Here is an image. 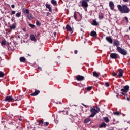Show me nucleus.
I'll return each instance as SVG.
<instances>
[{"label": "nucleus", "mask_w": 130, "mask_h": 130, "mask_svg": "<svg viewBox=\"0 0 130 130\" xmlns=\"http://www.w3.org/2000/svg\"><path fill=\"white\" fill-rule=\"evenodd\" d=\"M110 57L112 59H116V58H120V56L117 53H112L110 54Z\"/></svg>", "instance_id": "nucleus-5"}, {"label": "nucleus", "mask_w": 130, "mask_h": 130, "mask_svg": "<svg viewBox=\"0 0 130 130\" xmlns=\"http://www.w3.org/2000/svg\"><path fill=\"white\" fill-rule=\"evenodd\" d=\"M48 124H49V123H48V122H45V125H46V126H47L48 125Z\"/></svg>", "instance_id": "nucleus-44"}, {"label": "nucleus", "mask_w": 130, "mask_h": 130, "mask_svg": "<svg viewBox=\"0 0 130 130\" xmlns=\"http://www.w3.org/2000/svg\"><path fill=\"white\" fill-rule=\"evenodd\" d=\"M105 85L106 87H108L109 86V84H108V83H107V82H106L105 83Z\"/></svg>", "instance_id": "nucleus-41"}, {"label": "nucleus", "mask_w": 130, "mask_h": 130, "mask_svg": "<svg viewBox=\"0 0 130 130\" xmlns=\"http://www.w3.org/2000/svg\"><path fill=\"white\" fill-rule=\"evenodd\" d=\"M128 64H129V66H130V63H129Z\"/></svg>", "instance_id": "nucleus-62"}, {"label": "nucleus", "mask_w": 130, "mask_h": 130, "mask_svg": "<svg viewBox=\"0 0 130 130\" xmlns=\"http://www.w3.org/2000/svg\"><path fill=\"white\" fill-rule=\"evenodd\" d=\"M29 27H30V28H35V25L34 24L29 23Z\"/></svg>", "instance_id": "nucleus-29"}, {"label": "nucleus", "mask_w": 130, "mask_h": 130, "mask_svg": "<svg viewBox=\"0 0 130 130\" xmlns=\"http://www.w3.org/2000/svg\"><path fill=\"white\" fill-rule=\"evenodd\" d=\"M12 100H14V99L11 96H6L5 98V101L10 102V101H12Z\"/></svg>", "instance_id": "nucleus-9"}, {"label": "nucleus", "mask_w": 130, "mask_h": 130, "mask_svg": "<svg viewBox=\"0 0 130 130\" xmlns=\"http://www.w3.org/2000/svg\"><path fill=\"white\" fill-rule=\"evenodd\" d=\"M63 113H64V114H68L69 112H68V111H63Z\"/></svg>", "instance_id": "nucleus-39"}, {"label": "nucleus", "mask_w": 130, "mask_h": 130, "mask_svg": "<svg viewBox=\"0 0 130 130\" xmlns=\"http://www.w3.org/2000/svg\"><path fill=\"white\" fill-rule=\"evenodd\" d=\"M82 105H83V106H84L85 107H86V108H88V105H85L84 104H82Z\"/></svg>", "instance_id": "nucleus-42"}, {"label": "nucleus", "mask_w": 130, "mask_h": 130, "mask_svg": "<svg viewBox=\"0 0 130 130\" xmlns=\"http://www.w3.org/2000/svg\"><path fill=\"white\" fill-rule=\"evenodd\" d=\"M16 17H17V18L21 17V14L20 13V12H18L16 14Z\"/></svg>", "instance_id": "nucleus-30"}, {"label": "nucleus", "mask_w": 130, "mask_h": 130, "mask_svg": "<svg viewBox=\"0 0 130 130\" xmlns=\"http://www.w3.org/2000/svg\"><path fill=\"white\" fill-rule=\"evenodd\" d=\"M51 3L52 5H54V6H57V2H56L55 0H51Z\"/></svg>", "instance_id": "nucleus-19"}, {"label": "nucleus", "mask_w": 130, "mask_h": 130, "mask_svg": "<svg viewBox=\"0 0 130 130\" xmlns=\"http://www.w3.org/2000/svg\"><path fill=\"white\" fill-rule=\"evenodd\" d=\"M129 0H123V1L124 2V3H127L128 2Z\"/></svg>", "instance_id": "nucleus-46"}, {"label": "nucleus", "mask_w": 130, "mask_h": 130, "mask_svg": "<svg viewBox=\"0 0 130 130\" xmlns=\"http://www.w3.org/2000/svg\"><path fill=\"white\" fill-rule=\"evenodd\" d=\"M46 8L47 9H48L49 12H52V9L51 8V7H50V5L49 4H46Z\"/></svg>", "instance_id": "nucleus-15"}, {"label": "nucleus", "mask_w": 130, "mask_h": 130, "mask_svg": "<svg viewBox=\"0 0 130 130\" xmlns=\"http://www.w3.org/2000/svg\"><path fill=\"white\" fill-rule=\"evenodd\" d=\"M118 96H119V94L118 93V94H117V95H116V97L118 98Z\"/></svg>", "instance_id": "nucleus-54"}, {"label": "nucleus", "mask_w": 130, "mask_h": 130, "mask_svg": "<svg viewBox=\"0 0 130 130\" xmlns=\"http://www.w3.org/2000/svg\"><path fill=\"white\" fill-rule=\"evenodd\" d=\"M38 69H39V70H40L41 71V67H38Z\"/></svg>", "instance_id": "nucleus-52"}, {"label": "nucleus", "mask_w": 130, "mask_h": 130, "mask_svg": "<svg viewBox=\"0 0 130 130\" xmlns=\"http://www.w3.org/2000/svg\"><path fill=\"white\" fill-rule=\"evenodd\" d=\"M99 18L100 19V20H102V18H103V14L102 13H100L99 15Z\"/></svg>", "instance_id": "nucleus-25"}, {"label": "nucleus", "mask_w": 130, "mask_h": 130, "mask_svg": "<svg viewBox=\"0 0 130 130\" xmlns=\"http://www.w3.org/2000/svg\"><path fill=\"white\" fill-rule=\"evenodd\" d=\"M27 18H28V19H29V20H33V17H32V16L31 15H28L27 16Z\"/></svg>", "instance_id": "nucleus-27"}, {"label": "nucleus", "mask_w": 130, "mask_h": 130, "mask_svg": "<svg viewBox=\"0 0 130 130\" xmlns=\"http://www.w3.org/2000/svg\"><path fill=\"white\" fill-rule=\"evenodd\" d=\"M11 7L12 8V9H14V8H15V5L12 4V5H11Z\"/></svg>", "instance_id": "nucleus-45"}, {"label": "nucleus", "mask_w": 130, "mask_h": 130, "mask_svg": "<svg viewBox=\"0 0 130 130\" xmlns=\"http://www.w3.org/2000/svg\"><path fill=\"white\" fill-rule=\"evenodd\" d=\"M4 77V72L0 71V78Z\"/></svg>", "instance_id": "nucleus-31"}, {"label": "nucleus", "mask_w": 130, "mask_h": 130, "mask_svg": "<svg viewBox=\"0 0 130 130\" xmlns=\"http://www.w3.org/2000/svg\"><path fill=\"white\" fill-rule=\"evenodd\" d=\"M90 120L89 118H87L84 120V122H85V123H88V122H89V121H90Z\"/></svg>", "instance_id": "nucleus-28"}, {"label": "nucleus", "mask_w": 130, "mask_h": 130, "mask_svg": "<svg viewBox=\"0 0 130 130\" xmlns=\"http://www.w3.org/2000/svg\"><path fill=\"white\" fill-rule=\"evenodd\" d=\"M124 18L126 20V22H128V18H127V17H125Z\"/></svg>", "instance_id": "nucleus-43"}, {"label": "nucleus", "mask_w": 130, "mask_h": 130, "mask_svg": "<svg viewBox=\"0 0 130 130\" xmlns=\"http://www.w3.org/2000/svg\"><path fill=\"white\" fill-rule=\"evenodd\" d=\"M15 101H19V98H18L17 99L15 100Z\"/></svg>", "instance_id": "nucleus-53"}, {"label": "nucleus", "mask_w": 130, "mask_h": 130, "mask_svg": "<svg viewBox=\"0 0 130 130\" xmlns=\"http://www.w3.org/2000/svg\"><path fill=\"white\" fill-rule=\"evenodd\" d=\"M126 100H127V101H130V99L129 98L126 96Z\"/></svg>", "instance_id": "nucleus-49"}, {"label": "nucleus", "mask_w": 130, "mask_h": 130, "mask_svg": "<svg viewBox=\"0 0 130 130\" xmlns=\"http://www.w3.org/2000/svg\"><path fill=\"white\" fill-rule=\"evenodd\" d=\"M25 14H29V9H26L24 11Z\"/></svg>", "instance_id": "nucleus-35"}, {"label": "nucleus", "mask_w": 130, "mask_h": 130, "mask_svg": "<svg viewBox=\"0 0 130 130\" xmlns=\"http://www.w3.org/2000/svg\"><path fill=\"white\" fill-rule=\"evenodd\" d=\"M66 29L67 30V31H69V32H72V31H73V30L72 29V27H71L69 25H67L66 26Z\"/></svg>", "instance_id": "nucleus-17"}, {"label": "nucleus", "mask_w": 130, "mask_h": 130, "mask_svg": "<svg viewBox=\"0 0 130 130\" xmlns=\"http://www.w3.org/2000/svg\"><path fill=\"white\" fill-rule=\"evenodd\" d=\"M117 75V74L115 72H113L112 73V76L113 77H115V76H116Z\"/></svg>", "instance_id": "nucleus-36"}, {"label": "nucleus", "mask_w": 130, "mask_h": 130, "mask_svg": "<svg viewBox=\"0 0 130 130\" xmlns=\"http://www.w3.org/2000/svg\"><path fill=\"white\" fill-rule=\"evenodd\" d=\"M36 25L37 26H40V25H41V24H40V23L39 22V21L38 20H37L36 21Z\"/></svg>", "instance_id": "nucleus-34"}, {"label": "nucleus", "mask_w": 130, "mask_h": 130, "mask_svg": "<svg viewBox=\"0 0 130 130\" xmlns=\"http://www.w3.org/2000/svg\"><path fill=\"white\" fill-rule=\"evenodd\" d=\"M38 122H39V125H40V124H43V119L41 120H40V121H39Z\"/></svg>", "instance_id": "nucleus-33"}, {"label": "nucleus", "mask_w": 130, "mask_h": 130, "mask_svg": "<svg viewBox=\"0 0 130 130\" xmlns=\"http://www.w3.org/2000/svg\"><path fill=\"white\" fill-rule=\"evenodd\" d=\"M122 95H125L123 92H121Z\"/></svg>", "instance_id": "nucleus-55"}, {"label": "nucleus", "mask_w": 130, "mask_h": 130, "mask_svg": "<svg viewBox=\"0 0 130 130\" xmlns=\"http://www.w3.org/2000/svg\"><path fill=\"white\" fill-rule=\"evenodd\" d=\"M116 50L122 55H126L127 54V51L124 49L121 48L120 47H117Z\"/></svg>", "instance_id": "nucleus-3"}, {"label": "nucleus", "mask_w": 130, "mask_h": 130, "mask_svg": "<svg viewBox=\"0 0 130 130\" xmlns=\"http://www.w3.org/2000/svg\"><path fill=\"white\" fill-rule=\"evenodd\" d=\"M30 39L32 41H36V38H35V36L34 35H31L30 36Z\"/></svg>", "instance_id": "nucleus-18"}, {"label": "nucleus", "mask_w": 130, "mask_h": 130, "mask_svg": "<svg viewBox=\"0 0 130 130\" xmlns=\"http://www.w3.org/2000/svg\"><path fill=\"white\" fill-rule=\"evenodd\" d=\"M23 31H24V32H26L27 30H26V28H23Z\"/></svg>", "instance_id": "nucleus-47"}, {"label": "nucleus", "mask_w": 130, "mask_h": 130, "mask_svg": "<svg viewBox=\"0 0 130 130\" xmlns=\"http://www.w3.org/2000/svg\"><path fill=\"white\" fill-rule=\"evenodd\" d=\"M40 93L39 90L35 91L34 93L31 94V96H37Z\"/></svg>", "instance_id": "nucleus-16"}, {"label": "nucleus", "mask_w": 130, "mask_h": 130, "mask_svg": "<svg viewBox=\"0 0 130 130\" xmlns=\"http://www.w3.org/2000/svg\"><path fill=\"white\" fill-rule=\"evenodd\" d=\"M84 79V76H81V75H78L76 77V80L77 81H83Z\"/></svg>", "instance_id": "nucleus-10"}, {"label": "nucleus", "mask_w": 130, "mask_h": 130, "mask_svg": "<svg viewBox=\"0 0 130 130\" xmlns=\"http://www.w3.org/2000/svg\"><path fill=\"white\" fill-rule=\"evenodd\" d=\"M54 36H56V32H55L54 33Z\"/></svg>", "instance_id": "nucleus-51"}, {"label": "nucleus", "mask_w": 130, "mask_h": 130, "mask_svg": "<svg viewBox=\"0 0 130 130\" xmlns=\"http://www.w3.org/2000/svg\"><path fill=\"white\" fill-rule=\"evenodd\" d=\"M113 44L115 46H116L117 47H119V46L120 45V44L119 43V41L118 40H115L114 41Z\"/></svg>", "instance_id": "nucleus-11"}, {"label": "nucleus", "mask_w": 130, "mask_h": 130, "mask_svg": "<svg viewBox=\"0 0 130 130\" xmlns=\"http://www.w3.org/2000/svg\"><path fill=\"white\" fill-rule=\"evenodd\" d=\"M106 126H107V124H106L105 123L103 122L102 124H101L99 125V127L100 128H103V127L105 128L106 127Z\"/></svg>", "instance_id": "nucleus-13"}, {"label": "nucleus", "mask_w": 130, "mask_h": 130, "mask_svg": "<svg viewBox=\"0 0 130 130\" xmlns=\"http://www.w3.org/2000/svg\"><path fill=\"white\" fill-rule=\"evenodd\" d=\"M93 77H95L96 78H98V77H99L98 73H97L96 71L93 72Z\"/></svg>", "instance_id": "nucleus-22"}, {"label": "nucleus", "mask_w": 130, "mask_h": 130, "mask_svg": "<svg viewBox=\"0 0 130 130\" xmlns=\"http://www.w3.org/2000/svg\"><path fill=\"white\" fill-rule=\"evenodd\" d=\"M109 6L111 9V10H114V4L112 1H110Z\"/></svg>", "instance_id": "nucleus-8"}, {"label": "nucleus", "mask_w": 130, "mask_h": 130, "mask_svg": "<svg viewBox=\"0 0 130 130\" xmlns=\"http://www.w3.org/2000/svg\"><path fill=\"white\" fill-rule=\"evenodd\" d=\"M56 104H58V103H56Z\"/></svg>", "instance_id": "nucleus-61"}, {"label": "nucleus", "mask_w": 130, "mask_h": 130, "mask_svg": "<svg viewBox=\"0 0 130 130\" xmlns=\"http://www.w3.org/2000/svg\"><path fill=\"white\" fill-rule=\"evenodd\" d=\"M129 90V86L126 85L124 87V88L121 89V92H123V93H127Z\"/></svg>", "instance_id": "nucleus-6"}, {"label": "nucleus", "mask_w": 130, "mask_h": 130, "mask_svg": "<svg viewBox=\"0 0 130 130\" xmlns=\"http://www.w3.org/2000/svg\"><path fill=\"white\" fill-rule=\"evenodd\" d=\"M59 104H61V102H60V103H59Z\"/></svg>", "instance_id": "nucleus-60"}, {"label": "nucleus", "mask_w": 130, "mask_h": 130, "mask_svg": "<svg viewBox=\"0 0 130 130\" xmlns=\"http://www.w3.org/2000/svg\"><path fill=\"white\" fill-rule=\"evenodd\" d=\"M15 13H16L15 11H11V15H15Z\"/></svg>", "instance_id": "nucleus-38"}, {"label": "nucleus", "mask_w": 130, "mask_h": 130, "mask_svg": "<svg viewBox=\"0 0 130 130\" xmlns=\"http://www.w3.org/2000/svg\"><path fill=\"white\" fill-rule=\"evenodd\" d=\"M129 31H130V26L129 27Z\"/></svg>", "instance_id": "nucleus-59"}, {"label": "nucleus", "mask_w": 130, "mask_h": 130, "mask_svg": "<svg viewBox=\"0 0 130 130\" xmlns=\"http://www.w3.org/2000/svg\"><path fill=\"white\" fill-rule=\"evenodd\" d=\"M1 45H6V40H3L2 41Z\"/></svg>", "instance_id": "nucleus-26"}, {"label": "nucleus", "mask_w": 130, "mask_h": 130, "mask_svg": "<svg viewBox=\"0 0 130 130\" xmlns=\"http://www.w3.org/2000/svg\"><path fill=\"white\" fill-rule=\"evenodd\" d=\"M103 119L105 122H106V123H108L109 122V119H108V117H105L103 118Z\"/></svg>", "instance_id": "nucleus-21"}, {"label": "nucleus", "mask_w": 130, "mask_h": 130, "mask_svg": "<svg viewBox=\"0 0 130 130\" xmlns=\"http://www.w3.org/2000/svg\"><path fill=\"white\" fill-rule=\"evenodd\" d=\"M106 40H107V41H108L109 42V43L112 44L113 42L112 39H111V38H110V37H106Z\"/></svg>", "instance_id": "nucleus-12"}, {"label": "nucleus", "mask_w": 130, "mask_h": 130, "mask_svg": "<svg viewBox=\"0 0 130 130\" xmlns=\"http://www.w3.org/2000/svg\"><path fill=\"white\" fill-rule=\"evenodd\" d=\"M11 21H13V19H11Z\"/></svg>", "instance_id": "nucleus-58"}, {"label": "nucleus", "mask_w": 130, "mask_h": 130, "mask_svg": "<svg viewBox=\"0 0 130 130\" xmlns=\"http://www.w3.org/2000/svg\"><path fill=\"white\" fill-rule=\"evenodd\" d=\"M92 25L93 26H98V22L97 21H96V20H94L92 21Z\"/></svg>", "instance_id": "nucleus-23"}, {"label": "nucleus", "mask_w": 130, "mask_h": 130, "mask_svg": "<svg viewBox=\"0 0 130 130\" xmlns=\"http://www.w3.org/2000/svg\"><path fill=\"white\" fill-rule=\"evenodd\" d=\"M10 29H14L16 28V25L15 24H12V25L10 26Z\"/></svg>", "instance_id": "nucleus-24"}, {"label": "nucleus", "mask_w": 130, "mask_h": 130, "mask_svg": "<svg viewBox=\"0 0 130 130\" xmlns=\"http://www.w3.org/2000/svg\"><path fill=\"white\" fill-rule=\"evenodd\" d=\"M89 0H81L80 1V4H81V7L83 8H88V3H89Z\"/></svg>", "instance_id": "nucleus-4"}, {"label": "nucleus", "mask_w": 130, "mask_h": 130, "mask_svg": "<svg viewBox=\"0 0 130 130\" xmlns=\"http://www.w3.org/2000/svg\"><path fill=\"white\" fill-rule=\"evenodd\" d=\"M74 53H75V54H77V53H78V51L77 50H75L74 51Z\"/></svg>", "instance_id": "nucleus-48"}, {"label": "nucleus", "mask_w": 130, "mask_h": 130, "mask_svg": "<svg viewBox=\"0 0 130 130\" xmlns=\"http://www.w3.org/2000/svg\"><path fill=\"white\" fill-rule=\"evenodd\" d=\"M118 72L119 74L118 75V77H119V78H121V77L123 76V70H122V69H119Z\"/></svg>", "instance_id": "nucleus-7"}, {"label": "nucleus", "mask_w": 130, "mask_h": 130, "mask_svg": "<svg viewBox=\"0 0 130 130\" xmlns=\"http://www.w3.org/2000/svg\"><path fill=\"white\" fill-rule=\"evenodd\" d=\"M19 120L21 121L22 120V119H19Z\"/></svg>", "instance_id": "nucleus-56"}, {"label": "nucleus", "mask_w": 130, "mask_h": 130, "mask_svg": "<svg viewBox=\"0 0 130 130\" xmlns=\"http://www.w3.org/2000/svg\"><path fill=\"white\" fill-rule=\"evenodd\" d=\"M28 56H31V55H30V54H28Z\"/></svg>", "instance_id": "nucleus-57"}, {"label": "nucleus", "mask_w": 130, "mask_h": 130, "mask_svg": "<svg viewBox=\"0 0 130 130\" xmlns=\"http://www.w3.org/2000/svg\"><path fill=\"white\" fill-rule=\"evenodd\" d=\"M90 35L92 37H96V36H97V32H96V31H92L90 32Z\"/></svg>", "instance_id": "nucleus-14"}, {"label": "nucleus", "mask_w": 130, "mask_h": 130, "mask_svg": "<svg viewBox=\"0 0 130 130\" xmlns=\"http://www.w3.org/2000/svg\"><path fill=\"white\" fill-rule=\"evenodd\" d=\"M74 19H75V20H77V14H76V13H74Z\"/></svg>", "instance_id": "nucleus-40"}, {"label": "nucleus", "mask_w": 130, "mask_h": 130, "mask_svg": "<svg viewBox=\"0 0 130 130\" xmlns=\"http://www.w3.org/2000/svg\"><path fill=\"white\" fill-rule=\"evenodd\" d=\"M117 8L119 11L122 13H124L125 14H127L129 12V8H128L125 4L122 6L121 5H118Z\"/></svg>", "instance_id": "nucleus-1"}, {"label": "nucleus", "mask_w": 130, "mask_h": 130, "mask_svg": "<svg viewBox=\"0 0 130 130\" xmlns=\"http://www.w3.org/2000/svg\"><path fill=\"white\" fill-rule=\"evenodd\" d=\"M113 114H114V115L118 116V115H119V112H114Z\"/></svg>", "instance_id": "nucleus-32"}, {"label": "nucleus", "mask_w": 130, "mask_h": 130, "mask_svg": "<svg viewBox=\"0 0 130 130\" xmlns=\"http://www.w3.org/2000/svg\"><path fill=\"white\" fill-rule=\"evenodd\" d=\"M100 111V108L96 107V109L91 108L90 109V112L91 114L88 116V117H94L95 115L97 114Z\"/></svg>", "instance_id": "nucleus-2"}, {"label": "nucleus", "mask_w": 130, "mask_h": 130, "mask_svg": "<svg viewBox=\"0 0 130 130\" xmlns=\"http://www.w3.org/2000/svg\"><path fill=\"white\" fill-rule=\"evenodd\" d=\"M91 89H92V86H91V87H88L87 88V91H90V90H91Z\"/></svg>", "instance_id": "nucleus-37"}, {"label": "nucleus", "mask_w": 130, "mask_h": 130, "mask_svg": "<svg viewBox=\"0 0 130 130\" xmlns=\"http://www.w3.org/2000/svg\"><path fill=\"white\" fill-rule=\"evenodd\" d=\"M49 15H50V13H49V12H47V15H46V16H49Z\"/></svg>", "instance_id": "nucleus-50"}, {"label": "nucleus", "mask_w": 130, "mask_h": 130, "mask_svg": "<svg viewBox=\"0 0 130 130\" xmlns=\"http://www.w3.org/2000/svg\"><path fill=\"white\" fill-rule=\"evenodd\" d=\"M20 60L21 62H25L26 61V58H25L24 57H21L20 58Z\"/></svg>", "instance_id": "nucleus-20"}]
</instances>
